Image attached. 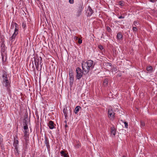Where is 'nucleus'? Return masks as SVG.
I'll return each mask as SVG.
<instances>
[{
    "instance_id": "f257e3e1",
    "label": "nucleus",
    "mask_w": 157,
    "mask_h": 157,
    "mask_svg": "<svg viewBox=\"0 0 157 157\" xmlns=\"http://www.w3.org/2000/svg\"><path fill=\"white\" fill-rule=\"evenodd\" d=\"M1 82L6 88L7 93L10 95L11 92L10 78L7 71L3 70L0 72Z\"/></svg>"
},
{
    "instance_id": "f03ea898",
    "label": "nucleus",
    "mask_w": 157,
    "mask_h": 157,
    "mask_svg": "<svg viewBox=\"0 0 157 157\" xmlns=\"http://www.w3.org/2000/svg\"><path fill=\"white\" fill-rule=\"evenodd\" d=\"M82 70L86 74L88 73L90 70H92L94 67L93 62L91 60H89L86 62H82L81 63Z\"/></svg>"
},
{
    "instance_id": "7ed1b4c3",
    "label": "nucleus",
    "mask_w": 157,
    "mask_h": 157,
    "mask_svg": "<svg viewBox=\"0 0 157 157\" xmlns=\"http://www.w3.org/2000/svg\"><path fill=\"white\" fill-rule=\"evenodd\" d=\"M76 78L77 79L79 80L82 77L83 72L84 71L83 70L79 67L76 68Z\"/></svg>"
},
{
    "instance_id": "20e7f679",
    "label": "nucleus",
    "mask_w": 157,
    "mask_h": 157,
    "mask_svg": "<svg viewBox=\"0 0 157 157\" xmlns=\"http://www.w3.org/2000/svg\"><path fill=\"white\" fill-rule=\"evenodd\" d=\"M115 113L113 111L112 108L109 109L108 111V116L110 120L113 121L114 120L115 118Z\"/></svg>"
},
{
    "instance_id": "39448f33",
    "label": "nucleus",
    "mask_w": 157,
    "mask_h": 157,
    "mask_svg": "<svg viewBox=\"0 0 157 157\" xmlns=\"http://www.w3.org/2000/svg\"><path fill=\"white\" fill-rule=\"evenodd\" d=\"M18 29H17L16 28L14 29V32L13 33L12 36L10 37V40L13 42L15 40L18 34Z\"/></svg>"
},
{
    "instance_id": "423d86ee",
    "label": "nucleus",
    "mask_w": 157,
    "mask_h": 157,
    "mask_svg": "<svg viewBox=\"0 0 157 157\" xmlns=\"http://www.w3.org/2000/svg\"><path fill=\"white\" fill-rule=\"evenodd\" d=\"M69 75L70 86L72 87L74 82V76L73 72L71 71H69Z\"/></svg>"
},
{
    "instance_id": "0eeeda50",
    "label": "nucleus",
    "mask_w": 157,
    "mask_h": 157,
    "mask_svg": "<svg viewBox=\"0 0 157 157\" xmlns=\"http://www.w3.org/2000/svg\"><path fill=\"white\" fill-rule=\"evenodd\" d=\"M45 140L44 141V143L48 151H49L50 149V146L49 143L48 139L46 137H45Z\"/></svg>"
},
{
    "instance_id": "6e6552de",
    "label": "nucleus",
    "mask_w": 157,
    "mask_h": 157,
    "mask_svg": "<svg viewBox=\"0 0 157 157\" xmlns=\"http://www.w3.org/2000/svg\"><path fill=\"white\" fill-rule=\"evenodd\" d=\"M13 145L14 147V148L18 147V146L19 144V141L18 140V138L17 136L14 137L13 139Z\"/></svg>"
},
{
    "instance_id": "1a4fd4ad",
    "label": "nucleus",
    "mask_w": 157,
    "mask_h": 157,
    "mask_svg": "<svg viewBox=\"0 0 157 157\" xmlns=\"http://www.w3.org/2000/svg\"><path fill=\"white\" fill-rule=\"evenodd\" d=\"M117 41H121L123 40V36L120 32H119L117 33Z\"/></svg>"
},
{
    "instance_id": "9d476101",
    "label": "nucleus",
    "mask_w": 157,
    "mask_h": 157,
    "mask_svg": "<svg viewBox=\"0 0 157 157\" xmlns=\"http://www.w3.org/2000/svg\"><path fill=\"white\" fill-rule=\"evenodd\" d=\"M61 156L63 157H70L67 151H64L63 150L60 152Z\"/></svg>"
},
{
    "instance_id": "9b49d317",
    "label": "nucleus",
    "mask_w": 157,
    "mask_h": 157,
    "mask_svg": "<svg viewBox=\"0 0 157 157\" xmlns=\"http://www.w3.org/2000/svg\"><path fill=\"white\" fill-rule=\"evenodd\" d=\"M69 110H68L67 107H66L64 108L63 110V112L64 114L65 119H67V114L68 113V112L70 111L69 108H68Z\"/></svg>"
},
{
    "instance_id": "f8f14e48",
    "label": "nucleus",
    "mask_w": 157,
    "mask_h": 157,
    "mask_svg": "<svg viewBox=\"0 0 157 157\" xmlns=\"http://www.w3.org/2000/svg\"><path fill=\"white\" fill-rule=\"evenodd\" d=\"M83 9L82 6V5H80L78 7V12H77V15L78 17H79L81 15L82 13V11Z\"/></svg>"
},
{
    "instance_id": "ddd939ff",
    "label": "nucleus",
    "mask_w": 157,
    "mask_h": 157,
    "mask_svg": "<svg viewBox=\"0 0 157 157\" xmlns=\"http://www.w3.org/2000/svg\"><path fill=\"white\" fill-rule=\"evenodd\" d=\"M24 139L25 144H26L29 140V134L27 132H24Z\"/></svg>"
},
{
    "instance_id": "4468645a",
    "label": "nucleus",
    "mask_w": 157,
    "mask_h": 157,
    "mask_svg": "<svg viewBox=\"0 0 157 157\" xmlns=\"http://www.w3.org/2000/svg\"><path fill=\"white\" fill-rule=\"evenodd\" d=\"M23 129L24 130V132L29 133V129L27 124L26 122L23 123Z\"/></svg>"
},
{
    "instance_id": "2eb2a0df",
    "label": "nucleus",
    "mask_w": 157,
    "mask_h": 157,
    "mask_svg": "<svg viewBox=\"0 0 157 157\" xmlns=\"http://www.w3.org/2000/svg\"><path fill=\"white\" fill-rule=\"evenodd\" d=\"M93 13V11L92 9H91V7L89 6L88 7V10H87V13L88 14V15L89 16H91Z\"/></svg>"
},
{
    "instance_id": "dca6fc26",
    "label": "nucleus",
    "mask_w": 157,
    "mask_h": 157,
    "mask_svg": "<svg viewBox=\"0 0 157 157\" xmlns=\"http://www.w3.org/2000/svg\"><path fill=\"white\" fill-rule=\"evenodd\" d=\"M48 125L49 128L51 129H52L55 128L54 125V122L52 121H49Z\"/></svg>"
},
{
    "instance_id": "f3484780",
    "label": "nucleus",
    "mask_w": 157,
    "mask_h": 157,
    "mask_svg": "<svg viewBox=\"0 0 157 157\" xmlns=\"http://www.w3.org/2000/svg\"><path fill=\"white\" fill-rule=\"evenodd\" d=\"M14 26L15 27V29L16 28L17 29H19V25L17 23L13 22H12L11 24L10 29H13Z\"/></svg>"
},
{
    "instance_id": "a211bd4d",
    "label": "nucleus",
    "mask_w": 157,
    "mask_h": 157,
    "mask_svg": "<svg viewBox=\"0 0 157 157\" xmlns=\"http://www.w3.org/2000/svg\"><path fill=\"white\" fill-rule=\"evenodd\" d=\"M111 136H115L116 133V131L115 128L114 127L111 128Z\"/></svg>"
},
{
    "instance_id": "6ab92c4d",
    "label": "nucleus",
    "mask_w": 157,
    "mask_h": 157,
    "mask_svg": "<svg viewBox=\"0 0 157 157\" xmlns=\"http://www.w3.org/2000/svg\"><path fill=\"white\" fill-rule=\"evenodd\" d=\"M6 49L7 48H3V49L1 48V55H7Z\"/></svg>"
},
{
    "instance_id": "aec40b11",
    "label": "nucleus",
    "mask_w": 157,
    "mask_h": 157,
    "mask_svg": "<svg viewBox=\"0 0 157 157\" xmlns=\"http://www.w3.org/2000/svg\"><path fill=\"white\" fill-rule=\"evenodd\" d=\"M14 151L15 152V154L16 156H18L19 155V153L18 150V147L14 148Z\"/></svg>"
},
{
    "instance_id": "412c9836",
    "label": "nucleus",
    "mask_w": 157,
    "mask_h": 157,
    "mask_svg": "<svg viewBox=\"0 0 157 157\" xmlns=\"http://www.w3.org/2000/svg\"><path fill=\"white\" fill-rule=\"evenodd\" d=\"M2 137V136L0 133V146L2 147L3 145V144L2 143L3 141Z\"/></svg>"
},
{
    "instance_id": "4be33fe9",
    "label": "nucleus",
    "mask_w": 157,
    "mask_h": 157,
    "mask_svg": "<svg viewBox=\"0 0 157 157\" xmlns=\"http://www.w3.org/2000/svg\"><path fill=\"white\" fill-rule=\"evenodd\" d=\"M2 59L3 62H5L6 61L7 59V55H1Z\"/></svg>"
},
{
    "instance_id": "5701e85b",
    "label": "nucleus",
    "mask_w": 157,
    "mask_h": 157,
    "mask_svg": "<svg viewBox=\"0 0 157 157\" xmlns=\"http://www.w3.org/2000/svg\"><path fill=\"white\" fill-rule=\"evenodd\" d=\"M108 79L107 78L105 79L103 81V85L105 86H107L108 84Z\"/></svg>"
},
{
    "instance_id": "b1692460",
    "label": "nucleus",
    "mask_w": 157,
    "mask_h": 157,
    "mask_svg": "<svg viewBox=\"0 0 157 157\" xmlns=\"http://www.w3.org/2000/svg\"><path fill=\"white\" fill-rule=\"evenodd\" d=\"M81 108V107L79 106H76L75 109V114H77L78 111H79V109Z\"/></svg>"
},
{
    "instance_id": "393cba45",
    "label": "nucleus",
    "mask_w": 157,
    "mask_h": 157,
    "mask_svg": "<svg viewBox=\"0 0 157 157\" xmlns=\"http://www.w3.org/2000/svg\"><path fill=\"white\" fill-rule=\"evenodd\" d=\"M147 70L148 71L152 72V71L153 68L151 66H149L147 67Z\"/></svg>"
},
{
    "instance_id": "a878e982",
    "label": "nucleus",
    "mask_w": 157,
    "mask_h": 157,
    "mask_svg": "<svg viewBox=\"0 0 157 157\" xmlns=\"http://www.w3.org/2000/svg\"><path fill=\"white\" fill-rule=\"evenodd\" d=\"M111 71L112 72H114L116 73L117 71V67H112Z\"/></svg>"
},
{
    "instance_id": "bb28decb",
    "label": "nucleus",
    "mask_w": 157,
    "mask_h": 157,
    "mask_svg": "<svg viewBox=\"0 0 157 157\" xmlns=\"http://www.w3.org/2000/svg\"><path fill=\"white\" fill-rule=\"evenodd\" d=\"M1 48H7V47H6L5 45L4 44V41H3L1 44Z\"/></svg>"
},
{
    "instance_id": "cd10ccee",
    "label": "nucleus",
    "mask_w": 157,
    "mask_h": 157,
    "mask_svg": "<svg viewBox=\"0 0 157 157\" xmlns=\"http://www.w3.org/2000/svg\"><path fill=\"white\" fill-rule=\"evenodd\" d=\"M21 27L25 30V29L26 28V23L25 22H23L21 24Z\"/></svg>"
},
{
    "instance_id": "c85d7f7f",
    "label": "nucleus",
    "mask_w": 157,
    "mask_h": 157,
    "mask_svg": "<svg viewBox=\"0 0 157 157\" xmlns=\"http://www.w3.org/2000/svg\"><path fill=\"white\" fill-rule=\"evenodd\" d=\"M34 63H38L39 64V58L37 57V58H35L34 59Z\"/></svg>"
},
{
    "instance_id": "c756f323",
    "label": "nucleus",
    "mask_w": 157,
    "mask_h": 157,
    "mask_svg": "<svg viewBox=\"0 0 157 157\" xmlns=\"http://www.w3.org/2000/svg\"><path fill=\"white\" fill-rule=\"evenodd\" d=\"M139 24H140L138 21H135L133 22V24L132 25V26H135V27H136L137 26V25H138Z\"/></svg>"
},
{
    "instance_id": "7c9ffc66",
    "label": "nucleus",
    "mask_w": 157,
    "mask_h": 157,
    "mask_svg": "<svg viewBox=\"0 0 157 157\" xmlns=\"http://www.w3.org/2000/svg\"><path fill=\"white\" fill-rule=\"evenodd\" d=\"M118 3L119 5L121 6H124V2L123 1H119Z\"/></svg>"
},
{
    "instance_id": "2f4dec72",
    "label": "nucleus",
    "mask_w": 157,
    "mask_h": 157,
    "mask_svg": "<svg viewBox=\"0 0 157 157\" xmlns=\"http://www.w3.org/2000/svg\"><path fill=\"white\" fill-rule=\"evenodd\" d=\"M132 30L134 32H136L137 30L136 27L133 26Z\"/></svg>"
},
{
    "instance_id": "473e14b6",
    "label": "nucleus",
    "mask_w": 157,
    "mask_h": 157,
    "mask_svg": "<svg viewBox=\"0 0 157 157\" xmlns=\"http://www.w3.org/2000/svg\"><path fill=\"white\" fill-rule=\"evenodd\" d=\"M39 62L40 64H41L42 63V58L41 57H39Z\"/></svg>"
},
{
    "instance_id": "72a5a7b5",
    "label": "nucleus",
    "mask_w": 157,
    "mask_h": 157,
    "mask_svg": "<svg viewBox=\"0 0 157 157\" xmlns=\"http://www.w3.org/2000/svg\"><path fill=\"white\" fill-rule=\"evenodd\" d=\"M145 125L144 122L143 121H141L140 122V125L141 127H144Z\"/></svg>"
},
{
    "instance_id": "f704fd0d",
    "label": "nucleus",
    "mask_w": 157,
    "mask_h": 157,
    "mask_svg": "<svg viewBox=\"0 0 157 157\" xmlns=\"http://www.w3.org/2000/svg\"><path fill=\"white\" fill-rule=\"evenodd\" d=\"M35 66H36V69L37 70H38V69H39V64H38V63H35Z\"/></svg>"
},
{
    "instance_id": "c9c22d12",
    "label": "nucleus",
    "mask_w": 157,
    "mask_h": 157,
    "mask_svg": "<svg viewBox=\"0 0 157 157\" xmlns=\"http://www.w3.org/2000/svg\"><path fill=\"white\" fill-rule=\"evenodd\" d=\"M124 124L125 128H128V123H127L125 121V122H124Z\"/></svg>"
},
{
    "instance_id": "e433bc0d",
    "label": "nucleus",
    "mask_w": 157,
    "mask_h": 157,
    "mask_svg": "<svg viewBox=\"0 0 157 157\" xmlns=\"http://www.w3.org/2000/svg\"><path fill=\"white\" fill-rule=\"evenodd\" d=\"M98 47L100 50H102L104 48L103 46L101 45H99Z\"/></svg>"
},
{
    "instance_id": "4c0bfd02",
    "label": "nucleus",
    "mask_w": 157,
    "mask_h": 157,
    "mask_svg": "<svg viewBox=\"0 0 157 157\" xmlns=\"http://www.w3.org/2000/svg\"><path fill=\"white\" fill-rule=\"evenodd\" d=\"M78 43L79 44H81L82 43V40H81V39L79 38L78 39Z\"/></svg>"
},
{
    "instance_id": "58836bf2",
    "label": "nucleus",
    "mask_w": 157,
    "mask_h": 157,
    "mask_svg": "<svg viewBox=\"0 0 157 157\" xmlns=\"http://www.w3.org/2000/svg\"><path fill=\"white\" fill-rule=\"evenodd\" d=\"M69 2L70 4H73L74 3V0H69Z\"/></svg>"
},
{
    "instance_id": "ea45409f",
    "label": "nucleus",
    "mask_w": 157,
    "mask_h": 157,
    "mask_svg": "<svg viewBox=\"0 0 157 157\" xmlns=\"http://www.w3.org/2000/svg\"><path fill=\"white\" fill-rule=\"evenodd\" d=\"M149 0L152 3H154V2H156L157 1V0Z\"/></svg>"
},
{
    "instance_id": "a19ab883",
    "label": "nucleus",
    "mask_w": 157,
    "mask_h": 157,
    "mask_svg": "<svg viewBox=\"0 0 157 157\" xmlns=\"http://www.w3.org/2000/svg\"><path fill=\"white\" fill-rule=\"evenodd\" d=\"M107 30L109 31V32H110V30H111V29L108 26L107 27Z\"/></svg>"
},
{
    "instance_id": "79ce46f5",
    "label": "nucleus",
    "mask_w": 157,
    "mask_h": 157,
    "mask_svg": "<svg viewBox=\"0 0 157 157\" xmlns=\"http://www.w3.org/2000/svg\"><path fill=\"white\" fill-rule=\"evenodd\" d=\"M118 18L119 19H123V18H124V17H123L122 16H120L118 17Z\"/></svg>"
},
{
    "instance_id": "37998d69",
    "label": "nucleus",
    "mask_w": 157,
    "mask_h": 157,
    "mask_svg": "<svg viewBox=\"0 0 157 157\" xmlns=\"http://www.w3.org/2000/svg\"><path fill=\"white\" fill-rule=\"evenodd\" d=\"M80 147V145L78 144H77L75 146L76 148H78Z\"/></svg>"
},
{
    "instance_id": "c03bdc74",
    "label": "nucleus",
    "mask_w": 157,
    "mask_h": 157,
    "mask_svg": "<svg viewBox=\"0 0 157 157\" xmlns=\"http://www.w3.org/2000/svg\"><path fill=\"white\" fill-rule=\"evenodd\" d=\"M74 38L76 40H78V39H79L78 37L76 36Z\"/></svg>"
},
{
    "instance_id": "a18cd8bd",
    "label": "nucleus",
    "mask_w": 157,
    "mask_h": 157,
    "mask_svg": "<svg viewBox=\"0 0 157 157\" xmlns=\"http://www.w3.org/2000/svg\"><path fill=\"white\" fill-rule=\"evenodd\" d=\"M67 124H66L64 125V128H67Z\"/></svg>"
},
{
    "instance_id": "49530a36",
    "label": "nucleus",
    "mask_w": 157,
    "mask_h": 157,
    "mask_svg": "<svg viewBox=\"0 0 157 157\" xmlns=\"http://www.w3.org/2000/svg\"><path fill=\"white\" fill-rule=\"evenodd\" d=\"M40 70L41 69V68H42V65H43V63L42 64H40Z\"/></svg>"
},
{
    "instance_id": "de8ad7c7",
    "label": "nucleus",
    "mask_w": 157,
    "mask_h": 157,
    "mask_svg": "<svg viewBox=\"0 0 157 157\" xmlns=\"http://www.w3.org/2000/svg\"><path fill=\"white\" fill-rule=\"evenodd\" d=\"M120 121H121L122 123H124V122H125V121H124L123 120H121Z\"/></svg>"
},
{
    "instance_id": "09e8293b",
    "label": "nucleus",
    "mask_w": 157,
    "mask_h": 157,
    "mask_svg": "<svg viewBox=\"0 0 157 157\" xmlns=\"http://www.w3.org/2000/svg\"><path fill=\"white\" fill-rule=\"evenodd\" d=\"M109 65L110 66H112V64L111 63H109Z\"/></svg>"
},
{
    "instance_id": "8fccbe9b",
    "label": "nucleus",
    "mask_w": 157,
    "mask_h": 157,
    "mask_svg": "<svg viewBox=\"0 0 157 157\" xmlns=\"http://www.w3.org/2000/svg\"><path fill=\"white\" fill-rule=\"evenodd\" d=\"M64 122L66 123V124H67V121L66 120H65L64 121Z\"/></svg>"
},
{
    "instance_id": "3c124183",
    "label": "nucleus",
    "mask_w": 157,
    "mask_h": 157,
    "mask_svg": "<svg viewBox=\"0 0 157 157\" xmlns=\"http://www.w3.org/2000/svg\"><path fill=\"white\" fill-rule=\"evenodd\" d=\"M122 157H126L124 155H123Z\"/></svg>"
},
{
    "instance_id": "603ef678",
    "label": "nucleus",
    "mask_w": 157,
    "mask_h": 157,
    "mask_svg": "<svg viewBox=\"0 0 157 157\" xmlns=\"http://www.w3.org/2000/svg\"><path fill=\"white\" fill-rule=\"evenodd\" d=\"M6 93L5 92H3V94H6Z\"/></svg>"
},
{
    "instance_id": "864d4df0",
    "label": "nucleus",
    "mask_w": 157,
    "mask_h": 157,
    "mask_svg": "<svg viewBox=\"0 0 157 157\" xmlns=\"http://www.w3.org/2000/svg\"><path fill=\"white\" fill-rule=\"evenodd\" d=\"M37 1H39V0H37Z\"/></svg>"
}]
</instances>
